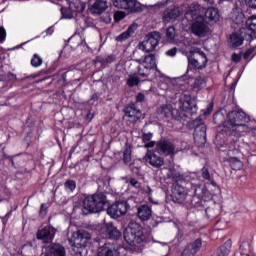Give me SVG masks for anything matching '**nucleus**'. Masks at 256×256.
<instances>
[{
  "mask_svg": "<svg viewBox=\"0 0 256 256\" xmlns=\"http://www.w3.org/2000/svg\"><path fill=\"white\" fill-rule=\"evenodd\" d=\"M188 197H192L194 207H205L206 197H209V191L205 187L192 184L190 189L174 184L172 187V198L176 203H185Z\"/></svg>",
  "mask_w": 256,
  "mask_h": 256,
  "instance_id": "1",
  "label": "nucleus"
},
{
  "mask_svg": "<svg viewBox=\"0 0 256 256\" xmlns=\"http://www.w3.org/2000/svg\"><path fill=\"white\" fill-rule=\"evenodd\" d=\"M250 119L243 111H232L228 113V120L224 122L223 129L225 133L231 135L237 131V127H245Z\"/></svg>",
  "mask_w": 256,
  "mask_h": 256,
  "instance_id": "2",
  "label": "nucleus"
},
{
  "mask_svg": "<svg viewBox=\"0 0 256 256\" xmlns=\"http://www.w3.org/2000/svg\"><path fill=\"white\" fill-rule=\"evenodd\" d=\"M124 240L130 247H137V245L145 243L143 227L137 222H130L124 230Z\"/></svg>",
  "mask_w": 256,
  "mask_h": 256,
  "instance_id": "3",
  "label": "nucleus"
},
{
  "mask_svg": "<svg viewBox=\"0 0 256 256\" xmlns=\"http://www.w3.org/2000/svg\"><path fill=\"white\" fill-rule=\"evenodd\" d=\"M105 207H109V201H107V196L103 193L88 196L83 202V208L88 213H101Z\"/></svg>",
  "mask_w": 256,
  "mask_h": 256,
  "instance_id": "4",
  "label": "nucleus"
},
{
  "mask_svg": "<svg viewBox=\"0 0 256 256\" xmlns=\"http://www.w3.org/2000/svg\"><path fill=\"white\" fill-rule=\"evenodd\" d=\"M226 147L227 149L222 151H226V155L228 156L227 161L230 163V167L234 171H239L243 168V162L237 158V155L241 153V150H239V142L230 141L226 144Z\"/></svg>",
  "mask_w": 256,
  "mask_h": 256,
  "instance_id": "5",
  "label": "nucleus"
},
{
  "mask_svg": "<svg viewBox=\"0 0 256 256\" xmlns=\"http://www.w3.org/2000/svg\"><path fill=\"white\" fill-rule=\"evenodd\" d=\"M64 1L68 8L62 7L61 13L63 19H73L77 17V13L85 11V3L81 0H60Z\"/></svg>",
  "mask_w": 256,
  "mask_h": 256,
  "instance_id": "6",
  "label": "nucleus"
},
{
  "mask_svg": "<svg viewBox=\"0 0 256 256\" xmlns=\"http://www.w3.org/2000/svg\"><path fill=\"white\" fill-rule=\"evenodd\" d=\"M139 65L137 66V75L139 77H149L151 71L157 69V58L155 55L149 54L143 60H136Z\"/></svg>",
  "mask_w": 256,
  "mask_h": 256,
  "instance_id": "7",
  "label": "nucleus"
},
{
  "mask_svg": "<svg viewBox=\"0 0 256 256\" xmlns=\"http://www.w3.org/2000/svg\"><path fill=\"white\" fill-rule=\"evenodd\" d=\"M159 41H161V33L150 32L146 35L145 39L139 43V49L144 53H153V51L157 49Z\"/></svg>",
  "mask_w": 256,
  "mask_h": 256,
  "instance_id": "8",
  "label": "nucleus"
},
{
  "mask_svg": "<svg viewBox=\"0 0 256 256\" xmlns=\"http://www.w3.org/2000/svg\"><path fill=\"white\" fill-rule=\"evenodd\" d=\"M131 201H133V198H129L128 201H116L114 204H112L107 209L108 215L112 217L113 219H117L119 217H123L129 211Z\"/></svg>",
  "mask_w": 256,
  "mask_h": 256,
  "instance_id": "9",
  "label": "nucleus"
},
{
  "mask_svg": "<svg viewBox=\"0 0 256 256\" xmlns=\"http://www.w3.org/2000/svg\"><path fill=\"white\" fill-rule=\"evenodd\" d=\"M192 55L188 57V64L194 69H203L207 65V55L199 48H194L190 52Z\"/></svg>",
  "mask_w": 256,
  "mask_h": 256,
  "instance_id": "10",
  "label": "nucleus"
},
{
  "mask_svg": "<svg viewBox=\"0 0 256 256\" xmlns=\"http://www.w3.org/2000/svg\"><path fill=\"white\" fill-rule=\"evenodd\" d=\"M114 7L117 9H125L129 13H140L141 3L137 2V0H114Z\"/></svg>",
  "mask_w": 256,
  "mask_h": 256,
  "instance_id": "11",
  "label": "nucleus"
},
{
  "mask_svg": "<svg viewBox=\"0 0 256 256\" xmlns=\"http://www.w3.org/2000/svg\"><path fill=\"white\" fill-rule=\"evenodd\" d=\"M183 6L171 5L166 8L162 14L163 23H173L177 20L178 17L183 15Z\"/></svg>",
  "mask_w": 256,
  "mask_h": 256,
  "instance_id": "12",
  "label": "nucleus"
},
{
  "mask_svg": "<svg viewBox=\"0 0 256 256\" xmlns=\"http://www.w3.org/2000/svg\"><path fill=\"white\" fill-rule=\"evenodd\" d=\"M191 31L196 37H206L207 33H209V26L205 22V18L198 17L194 19L191 25Z\"/></svg>",
  "mask_w": 256,
  "mask_h": 256,
  "instance_id": "13",
  "label": "nucleus"
},
{
  "mask_svg": "<svg viewBox=\"0 0 256 256\" xmlns=\"http://www.w3.org/2000/svg\"><path fill=\"white\" fill-rule=\"evenodd\" d=\"M179 108L186 113H197V103L189 94H184L179 100Z\"/></svg>",
  "mask_w": 256,
  "mask_h": 256,
  "instance_id": "14",
  "label": "nucleus"
},
{
  "mask_svg": "<svg viewBox=\"0 0 256 256\" xmlns=\"http://www.w3.org/2000/svg\"><path fill=\"white\" fill-rule=\"evenodd\" d=\"M120 245L115 244L114 242H107L101 247L98 248V256H119Z\"/></svg>",
  "mask_w": 256,
  "mask_h": 256,
  "instance_id": "15",
  "label": "nucleus"
},
{
  "mask_svg": "<svg viewBox=\"0 0 256 256\" xmlns=\"http://www.w3.org/2000/svg\"><path fill=\"white\" fill-rule=\"evenodd\" d=\"M145 161L146 163H149L151 167H154L155 169H160V167H163L165 165V160L163 157L157 155L153 151H148L145 155Z\"/></svg>",
  "mask_w": 256,
  "mask_h": 256,
  "instance_id": "16",
  "label": "nucleus"
},
{
  "mask_svg": "<svg viewBox=\"0 0 256 256\" xmlns=\"http://www.w3.org/2000/svg\"><path fill=\"white\" fill-rule=\"evenodd\" d=\"M56 230L53 226H46L37 232V239L44 241V243H49L55 239Z\"/></svg>",
  "mask_w": 256,
  "mask_h": 256,
  "instance_id": "17",
  "label": "nucleus"
},
{
  "mask_svg": "<svg viewBox=\"0 0 256 256\" xmlns=\"http://www.w3.org/2000/svg\"><path fill=\"white\" fill-rule=\"evenodd\" d=\"M74 237V247L78 249H83V247H87V241L91 239V235L85 231H78L73 235Z\"/></svg>",
  "mask_w": 256,
  "mask_h": 256,
  "instance_id": "18",
  "label": "nucleus"
},
{
  "mask_svg": "<svg viewBox=\"0 0 256 256\" xmlns=\"http://www.w3.org/2000/svg\"><path fill=\"white\" fill-rule=\"evenodd\" d=\"M194 141L198 147H203L207 143V128L205 126H199L195 129Z\"/></svg>",
  "mask_w": 256,
  "mask_h": 256,
  "instance_id": "19",
  "label": "nucleus"
},
{
  "mask_svg": "<svg viewBox=\"0 0 256 256\" xmlns=\"http://www.w3.org/2000/svg\"><path fill=\"white\" fill-rule=\"evenodd\" d=\"M156 151L163 155H175V146L167 140L160 141L156 144Z\"/></svg>",
  "mask_w": 256,
  "mask_h": 256,
  "instance_id": "20",
  "label": "nucleus"
},
{
  "mask_svg": "<svg viewBox=\"0 0 256 256\" xmlns=\"http://www.w3.org/2000/svg\"><path fill=\"white\" fill-rule=\"evenodd\" d=\"M205 13V8L197 3H192L188 6L186 10V15L192 17V19H197L198 17H203Z\"/></svg>",
  "mask_w": 256,
  "mask_h": 256,
  "instance_id": "21",
  "label": "nucleus"
},
{
  "mask_svg": "<svg viewBox=\"0 0 256 256\" xmlns=\"http://www.w3.org/2000/svg\"><path fill=\"white\" fill-rule=\"evenodd\" d=\"M124 113L131 123L139 121V118L141 117V110L137 109L135 104L127 106L124 110Z\"/></svg>",
  "mask_w": 256,
  "mask_h": 256,
  "instance_id": "22",
  "label": "nucleus"
},
{
  "mask_svg": "<svg viewBox=\"0 0 256 256\" xmlns=\"http://www.w3.org/2000/svg\"><path fill=\"white\" fill-rule=\"evenodd\" d=\"M152 215L153 211L151 210V207H149V205L143 204L137 209V216L141 221H149Z\"/></svg>",
  "mask_w": 256,
  "mask_h": 256,
  "instance_id": "23",
  "label": "nucleus"
},
{
  "mask_svg": "<svg viewBox=\"0 0 256 256\" xmlns=\"http://www.w3.org/2000/svg\"><path fill=\"white\" fill-rule=\"evenodd\" d=\"M244 41H245V38L243 37V34L241 32H234L230 35V38H229V43L231 47H234V48L241 47Z\"/></svg>",
  "mask_w": 256,
  "mask_h": 256,
  "instance_id": "24",
  "label": "nucleus"
},
{
  "mask_svg": "<svg viewBox=\"0 0 256 256\" xmlns=\"http://www.w3.org/2000/svg\"><path fill=\"white\" fill-rule=\"evenodd\" d=\"M105 235L108 239H114L115 241L121 239V232L113 224L106 225Z\"/></svg>",
  "mask_w": 256,
  "mask_h": 256,
  "instance_id": "25",
  "label": "nucleus"
},
{
  "mask_svg": "<svg viewBox=\"0 0 256 256\" xmlns=\"http://www.w3.org/2000/svg\"><path fill=\"white\" fill-rule=\"evenodd\" d=\"M45 256H65V248L60 244H52Z\"/></svg>",
  "mask_w": 256,
  "mask_h": 256,
  "instance_id": "26",
  "label": "nucleus"
},
{
  "mask_svg": "<svg viewBox=\"0 0 256 256\" xmlns=\"http://www.w3.org/2000/svg\"><path fill=\"white\" fill-rule=\"evenodd\" d=\"M157 115L160 119H167L173 115V107L169 104L162 105L158 108Z\"/></svg>",
  "mask_w": 256,
  "mask_h": 256,
  "instance_id": "27",
  "label": "nucleus"
},
{
  "mask_svg": "<svg viewBox=\"0 0 256 256\" xmlns=\"http://www.w3.org/2000/svg\"><path fill=\"white\" fill-rule=\"evenodd\" d=\"M107 1L103 0H97L91 7V12L100 15V13H103V11H106L107 9Z\"/></svg>",
  "mask_w": 256,
  "mask_h": 256,
  "instance_id": "28",
  "label": "nucleus"
},
{
  "mask_svg": "<svg viewBox=\"0 0 256 256\" xmlns=\"http://www.w3.org/2000/svg\"><path fill=\"white\" fill-rule=\"evenodd\" d=\"M135 31H137V26L135 24L130 25L127 31L123 32L122 34L116 37V41L121 43L129 39V37H131L133 33H135Z\"/></svg>",
  "mask_w": 256,
  "mask_h": 256,
  "instance_id": "29",
  "label": "nucleus"
},
{
  "mask_svg": "<svg viewBox=\"0 0 256 256\" xmlns=\"http://www.w3.org/2000/svg\"><path fill=\"white\" fill-rule=\"evenodd\" d=\"M205 17L206 19L217 23V21H219V10L217 8L210 7L205 11Z\"/></svg>",
  "mask_w": 256,
  "mask_h": 256,
  "instance_id": "30",
  "label": "nucleus"
},
{
  "mask_svg": "<svg viewBox=\"0 0 256 256\" xmlns=\"http://www.w3.org/2000/svg\"><path fill=\"white\" fill-rule=\"evenodd\" d=\"M201 247H203V241L201 239H196L193 243L188 244L186 249H189L190 253L195 256Z\"/></svg>",
  "mask_w": 256,
  "mask_h": 256,
  "instance_id": "31",
  "label": "nucleus"
},
{
  "mask_svg": "<svg viewBox=\"0 0 256 256\" xmlns=\"http://www.w3.org/2000/svg\"><path fill=\"white\" fill-rule=\"evenodd\" d=\"M168 179H171L172 181H181L183 179V176H181V173L177 171L175 168H170L167 173Z\"/></svg>",
  "mask_w": 256,
  "mask_h": 256,
  "instance_id": "32",
  "label": "nucleus"
},
{
  "mask_svg": "<svg viewBox=\"0 0 256 256\" xmlns=\"http://www.w3.org/2000/svg\"><path fill=\"white\" fill-rule=\"evenodd\" d=\"M126 85H128V87H137V85H139V74H137V71L136 74L129 75Z\"/></svg>",
  "mask_w": 256,
  "mask_h": 256,
  "instance_id": "33",
  "label": "nucleus"
},
{
  "mask_svg": "<svg viewBox=\"0 0 256 256\" xmlns=\"http://www.w3.org/2000/svg\"><path fill=\"white\" fill-rule=\"evenodd\" d=\"M175 37H176L175 27L173 26L168 27L166 30V39L168 43H175Z\"/></svg>",
  "mask_w": 256,
  "mask_h": 256,
  "instance_id": "34",
  "label": "nucleus"
},
{
  "mask_svg": "<svg viewBox=\"0 0 256 256\" xmlns=\"http://www.w3.org/2000/svg\"><path fill=\"white\" fill-rule=\"evenodd\" d=\"M246 27L249 31H252V33H256V16H252L247 19Z\"/></svg>",
  "mask_w": 256,
  "mask_h": 256,
  "instance_id": "35",
  "label": "nucleus"
},
{
  "mask_svg": "<svg viewBox=\"0 0 256 256\" xmlns=\"http://www.w3.org/2000/svg\"><path fill=\"white\" fill-rule=\"evenodd\" d=\"M131 146H127L125 147L124 151H123V162L125 163V165H128V163H131Z\"/></svg>",
  "mask_w": 256,
  "mask_h": 256,
  "instance_id": "36",
  "label": "nucleus"
},
{
  "mask_svg": "<svg viewBox=\"0 0 256 256\" xmlns=\"http://www.w3.org/2000/svg\"><path fill=\"white\" fill-rule=\"evenodd\" d=\"M201 175H202L203 179H205L206 181H210V183L213 187H217V183H215V181L211 180V174L209 173V170L207 168L204 167L201 169Z\"/></svg>",
  "mask_w": 256,
  "mask_h": 256,
  "instance_id": "37",
  "label": "nucleus"
},
{
  "mask_svg": "<svg viewBox=\"0 0 256 256\" xmlns=\"http://www.w3.org/2000/svg\"><path fill=\"white\" fill-rule=\"evenodd\" d=\"M76 188H77V183L75 182V180H67L64 183V189L65 191H69V193H73Z\"/></svg>",
  "mask_w": 256,
  "mask_h": 256,
  "instance_id": "38",
  "label": "nucleus"
},
{
  "mask_svg": "<svg viewBox=\"0 0 256 256\" xmlns=\"http://www.w3.org/2000/svg\"><path fill=\"white\" fill-rule=\"evenodd\" d=\"M32 67H41L43 65V58L39 54H34L31 59Z\"/></svg>",
  "mask_w": 256,
  "mask_h": 256,
  "instance_id": "39",
  "label": "nucleus"
},
{
  "mask_svg": "<svg viewBox=\"0 0 256 256\" xmlns=\"http://www.w3.org/2000/svg\"><path fill=\"white\" fill-rule=\"evenodd\" d=\"M231 251V242H226L223 246L220 247L219 256H228Z\"/></svg>",
  "mask_w": 256,
  "mask_h": 256,
  "instance_id": "40",
  "label": "nucleus"
},
{
  "mask_svg": "<svg viewBox=\"0 0 256 256\" xmlns=\"http://www.w3.org/2000/svg\"><path fill=\"white\" fill-rule=\"evenodd\" d=\"M6 37H7V32L5 31V28L0 27V43H3Z\"/></svg>",
  "mask_w": 256,
  "mask_h": 256,
  "instance_id": "41",
  "label": "nucleus"
},
{
  "mask_svg": "<svg viewBox=\"0 0 256 256\" xmlns=\"http://www.w3.org/2000/svg\"><path fill=\"white\" fill-rule=\"evenodd\" d=\"M203 83H205V79L203 78H197L194 82V87H202Z\"/></svg>",
  "mask_w": 256,
  "mask_h": 256,
  "instance_id": "42",
  "label": "nucleus"
},
{
  "mask_svg": "<svg viewBox=\"0 0 256 256\" xmlns=\"http://www.w3.org/2000/svg\"><path fill=\"white\" fill-rule=\"evenodd\" d=\"M166 55H168V57H175L177 55V48H171L166 51Z\"/></svg>",
  "mask_w": 256,
  "mask_h": 256,
  "instance_id": "43",
  "label": "nucleus"
},
{
  "mask_svg": "<svg viewBox=\"0 0 256 256\" xmlns=\"http://www.w3.org/2000/svg\"><path fill=\"white\" fill-rule=\"evenodd\" d=\"M248 7H252V9H256V0H244Z\"/></svg>",
  "mask_w": 256,
  "mask_h": 256,
  "instance_id": "44",
  "label": "nucleus"
},
{
  "mask_svg": "<svg viewBox=\"0 0 256 256\" xmlns=\"http://www.w3.org/2000/svg\"><path fill=\"white\" fill-rule=\"evenodd\" d=\"M142 101H145V94L138 93L137 96H136V102L137 103H142Z\"/></svg>",
  "mask_w": 256,
  "mask_h": 256,
  "instance_id": "45",
  "label": "nucleus"
},
{
  "mask_svg": "<svg viewBox=\"0 0 256 256\" xmlns=\"http://www.w3.org/2000/svg\"><path fill=\"white\" fill-rule=\"evenodd\" d=\"M130 185L132 187H135V189H139L140 187L139 181H137V179H134V178L130 180Z\"/></svg>",
  "mask_w": 256,
  "mask_h": 256,
  "instance_id": "46",
  "label": "nucleus"
},
{
  "mask_svg": "<svg viewBox=\"0 0 256 256\" xmlns=\"http://www.w3.org/2000/svg\"><path fill=\"white\" fill-rule=\"evenodd\" d=\"M9 217H11V212H8L5 216L1 217L3 225L7 224Z\"/></svg>",
  "mask_w": 256,
  "mask_h": 256,
  "instance_id": "47",
  "label": "nucleus"
},
{
  "mask_svg": "<svg viewBox=\"0 0 256 256\" xmlns=\"http://www.w3.org/2000/svg\"><path fill=\"white\" fill-rule=\"evenodd\" d=\"M232 61H234V63H239V61H241V55L233 54L232 55Z\"/></svg>",
  "mask_w": 256,
  "mask_h": 256,
  "instance_id": "48",
  "label": "nucleus"
},
{
  "mask_svg": "<svg viewBox=\"0 0 256 256\" xmlns=\"http://www.w3.org/2000/svg\"><path fill=\"white\" fill-rule=\"evenodd\" d=\"M181 256H194V255L191 253V250H189V248H185Z\"/></svg>",
  "mask_w": 256,
  "mask_h": 256,
  "instance_id": "49",
  "label": "nucleus"
},
{
  "mask_svg": "<svg viewBox=\"0 0 256 256\" xmlns=\"http://www.w3.org/2000/svg\"><path fill=\"white\" fill-rule=\"evenodd\" d=\"M151 137H153V134L148 133L143 135V141H151Z\"/></svg>",
  "mask_w": 256,
  "mask_h": 256,
  "instance_id": "50",
  "label": "nucleus"
},
{
  "mask_svg": "<svg viewBox=\"0 0 256 256\" xmlns=\"http://www.w3.org/2000/svg\"><path fill=\"white\" fill-rule=\"evenodd\" d=\"M40 215H47V208L45 207V204L41 205Z\"/></svg>",
  "mask_w": 256,
  "mask_h": 256,
  "instance_id": "51",
  "label": "nucleus"
},
{
  "mask_svg": "<svg viewBox=\"0 0 256 256\" xmlns=\"http://www.w3.org/2000/svg\"><path fill=\"white\" fill-rule=\"evenodd\" d=\"M251 53H253V50L246 51L244 54V59H249V57L251 56Z\"/></svg>",
  "mask_w": 256,
  "mask_h": 256,
  "instance_id": "52",
  "label": "nucleus"
},
{
  "mask_svg": "<svg viewBox=\"0 0 256 256\" xmlns=\"http://www.w3.org/2000/svg\"><path fill=\"white\" fill-rule=\"evenodd\" d=\"M145 147L147 149H151L152 147H155V142H149V143L145 144Z\"/></svg>",
  "mask_w": 256,
  "mask_h": 256,
  "instance_id": "53",
  "label": "nucleus"
},
{
  "mask_svg": "<svg viewBox=\"0 0 256 256\" xmlns=\"http://www.w3.org/2000/svg\"><path fill=\"white\" fill-rule=\"evenodd\" d=\"M145 193H147L148 195H151L153 193V190L151 189V187L147 186L145 188Z\"/></svg>",
  "mask_w": 256,
  "mask_h": 256,
  "instance_id": "54",
  "label": "nucleus"
},
{
  "mask_svg": "<svg viewBox=\"0 0 256 256\" xmlns=\"http://www.w3.org/2000/svg\"><path fill=\"white\" fill-rule=\"evenodd\" d=\"M167 5V2H159L157 4L158 7H165Z\"/></svg>",
  "mask_w": 256,
  "mask_h": 256,
  "instance_id": "55",
  "label": "nucleus"
},
{
  "mask_svg": "<svg viewBox=\"0 0 256 256\" xmlns=\"http://www.w3.org/2000/svg\"><path fill=\"white\" fill-rule=\"evenodd\" d=\"M205 3H208V5H213L215 3V0H204Z\"/></svg>",
  "mask_w": 256,
  "mask_h": 256,
  "instance_id": "56",
  "label": "nucleus"
},
{
  "mask_svg": "<svg viewBox=\"0 0 256 256\" xmlns=\"http://www.w3.org/2000/svg\"><path fill=\"white\" fill-rule=\"evenodd\" d=\"M213 111V106H210L209 108H208V113H211Z\"/></svg>",
  "mask_w": 256,
  "mask_h": 256,
  "instance_id": "57",
  "label": "nucleus"
},
{
  "mask_svg": "<svg viewBox=\"0 0 256 256\" xmlns=\"http://www.w3.org/2000/svg\"><path fill=\"white\" fill-rule=\"evenodd\" d=\"M83 44L87 45V42H85V40H83V41H82V45H83Z\"/></svg>",
  "mask_w": 256,
  "mask_h": 256,
  "instance_id": "58",
  "label": "nucleus"
},
{
  "mask_svg": "<svg viewBox=\"0 0 256 256\" xmlns=\"http://www.w3.org/2000/svg\"><path fill=\"white\" fill-rule=\"evenodd\" d=\"M10 75H11L12 79H15V75H13V74H10Z\"/></svg>",
  "mask_w": 256,
  "mask_h": 256,
  "instance_id": "59",
  "label": "nucleus"
},
{
  "mask_svg": "<svg viewBox=\"0 0 256 256\" xmlns=\"http://www.w3.org/2000/svg\"><path fill=\"white\" fill-rule=\"evenodd\" d=\"M57 1H59V0H54L53 3H57Z\"/></svg>",
  "mask_w": 256,
  "mask_h": 256,
  "instance_id": "60",
  "label": "nucleus"
},
{
  "mask_svg": "<svg viewBox=\"0 0 256 256\" xmlns=\"http://www.w3.org/2000/svg\"><path fill=\"white\" fill-rule=\"evenodd\" d=\"M120 19H123V16H121Z\"/></svg>",
  "mask_w": 256,
  "mask_h": 256,
  "instance_id": "61",
  "label": "nucleus"
},
{
  "mask_svg": "<svg viewBox=\"0 0 256 256\" xmlns=\"http://www.w3.org/2000/svg\"><path fill=\"white\" fill-rule=\"evenodd\" d=\"M2 1H4V2H5V1H7V0H2Z\"/></svg>",
  "mask_w": 256,
  "mask_h": 256,
  "instance_id": "62",
  "label": "nucleus"
}]
</instances>
